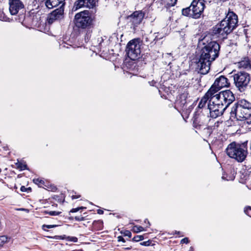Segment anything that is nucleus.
Wrapping results in <instances>:
<instances>
[{"label": "nucleus", "instance_id": "obj_1", "mask_svg": "<svg viewBox=\"0 0 251 251\" xmlns=\"http://www.w3.org/2000/svg\"><path fill=\"white\" fill-rule=\"evenodd\" d=\"M205 41V38L202 40V44L205 46L202 48L199 60L196 63L198 72L203 75L208 73L211 63L218 57L220 49V46L217 42L210 41L206 44Z\"/></svg>", "mask_w": 251, "mask_h": 251}, {"label": "nucleus", "instance_id": "obj_2", "mask_svg": "<svg viewBox=\"0 0 251 251\" xmlns=\"http://www.w3.org/2000/svg\"><path fill=\"white\" fill-rule=\"evenodd\" d=\"M237 23V16L233 12H229L220 24L213 27L211 34L216 37L225 38L236 27Z\"/></svg>", "mask_w": 251, "mask_h": 251}, {"label": "nucleus", "instance_id": "obj_3", "mask_svg": "<svg viewBox=\"0 0 251 251\" xmlns=\"http://www.w3.org/2000/svg\"><path fill=\"white\" fill-rule=\"evenodd\" d=\"M231 119L244 121L251 116V103L243 99L235 103L230 112Z\"/></svg>", "mask_w": 251, "mask_h": 251}, {"label": "nucleus", "instance_id": "obj_4", "mask_svg": "<svg viewBox=\"0 0 251 251\" xmlns=\"http://www.w3.org/2000/svg\"><path fill=\"white\" fill-rule=\"evenodd\" d=\"M247 143L248 141L242 144L235 142L231 143L226 150L227 155L238 162H242L246 159L248 154Z\"/></svg>", "mask_w": 251, "mask_h": 251}, {"label": "nucleus", "instance_id": "obj_5", "mask_svg": "<svg viewBox=\"0 0 251 251\" xmlns=\"http://www.w3.org/2000/svg\"><path fill=\"white\" fill-rule=\"evenodd\" d=\"M204 7V0H194L190 6L182 9V14L185 16L198 19L201 17Z\"/></svg>", "mask_w": 251, "mask_h": 251}, {"label": "nucleus", "instance_id": "obj_6", "mask_svg": "<svg viewBox=\"0 0 251 251\" xmlns=\"http://www.w3.org/2000/svg\"><path fill=\"white\" fill-rule=\"evenodd\" d=\"M232 76L236 87L240 92H244L247 88L251 81L250 74L244 71H239L234 74Z\"/></svg>", "mask_w": 251, "mask_h": 251}, {"label": "nucleus", "instance_id": "obj_7", "mask_svg": "<svg viewBox=\"0 0 251 251\" xmlns=\"http://www.w3.org/2000/svg\"><path fill=\"white\" fill-rule=\"evenodd\" d=\"M75 25L78 28H86L90 26L92 19L88 11H84L75 15Z\"/></svg>", "mask_w": 251, "mask_h": 251}, {"label": "nucleus", "instance_id": "obj_8", "mask_svg": "<svg viewBox=\"0 0 251 251\" xmlns=\"http://www.w3.org/2000/svg\"><path fill=\"white\" fill-rule=\"evenodd\" d=\"M126 54L131 60H135L140 57L141 50L140 44L137 39L130 41L126 48Z\"/></svg>", "mask_w": 251, "mask_h": 251}, {"label": "nucleus", "instance_id": "obj_9", "mask_svg": "<svg viewBox=\"0 0 251 251\" xmlns=\"http://www.w3.org/2000/svg\"><path fill=\"white\" fill-rule=\"evenodd\" d=\"M202 110H197L193 117V125L195 128H200L201 126H204L208 118V113H204Z\"/></svg>", "mask_w": 251, "mask_h": 251}, {"label": "nucleus", "instance_id": "obj_10", "mask_svg": "<svg viewBox=\"0 0 251 251\" xmlns=\"http://www.w3.org/2000/svg\"><path fill=\"white\" fill-rule=\"evenodd\" d=\"M229 86L230 82L226 76L221 75L215 79L214 83L209 90L211 92H218L221 89L224 87H229Z\"/></svg>", "mask_w": 251, "mask_h": 251}, {"label": "nucleus", "instance_id": "obj_11", "mask_svg": "<svg viewBox=\"0 0 251 251\" xmlns=\"http://www.w3.org/2000/svg\"><path fill=\"white\" fill-rule=\"evenodd\" d=\"M64 7H62V6L53 11L48 17V23L51 24L55 21L62 19L64 18Z\"/></svg>", "mask_w": 251, "mask_h": 251}, {"label": "nucleus", "instance_id": "obj_12", "mask_svg": "<svg viewBox=\"0 0 251 251\" xmlns=\"http://www.w3.org/2000/svg\"><path fill=\"white\" fill-rule=\"evenodd\" d=\"M208 109L210 116L212 118H216L219 116L222 115L227 108L226 107L219 106L211 103H208Z\"/></svg>", "mask_w": 251, "mask_h": 251}, {"label": "nucleus", "instance_id": "obj_13", "mask_svg": "<svg viewBox=\"0 0 251 251\" xmlns=\"http://www.w3.org/2000/svg\"><path fill=\"white\" fill-rule=\"evenodd\" d=\"M218 94L220 95L221 99L226 108L235 100L234 95L230 90L223 91Z\"/></svg>", "mask_w": 251, "mask_h": 251}, {"label": "nucleus", "instance_id": "obj_14", "mask_svg": "<svg viewBox=\"0 0 251 251\" xmlns=\"http://www.w3.org/2000/svg\"><path fill=\"white\" fill-rule=\"evenodd\" d=\"M9 11L11 15H16L19 10L24 7V5L20 0H9Z\"/></svg>", "mask_w": 251, "mask_h": 251}, {"label": "nucleus", "instance_id": "obj_15", "mask_svg": "<svg viewBox=\"0 0 251 251\" xmlns=\"http://www.w3.org/2000/svg\"><path fill=\"white\" fill-rule=\"evenodd\" d=\"M144 17L142 11H136L127 17V19L134 26H137L141 23Z\"/></svg>", "mask_w": 251, "mask_h": 251}, {"label": "nucleus", "instance_id": "obj_16", "mask_svg": "<svg viewBox=\"0 0 251 251\" xmlns=\"http://www.w3.org/2000/svg\"><path fill=\"white\" fill-rule=\"evenodd\" d=\"M188 93L186 91H184L180 94L177 97L176 102V104L182 109H186L187 107L188 101L187 100Z\"/></svg>", "mask_w": 251, "mask_h": 251}, {"label": "nucleus", "instance_id": "obj_17", "mask_svg": "<svg viewBox=\"0 0 251 251\" xmlns=\"http://www.w3.org/2000/svg\"><path fill=\"white\" fill-rule=\"evenodd\" d=\"M97 2H98V0H77L75 3V6L76 9L83 6L93 8L96 6Z\"/></svg>", "mask_w": 251, "mask_h": 251}, {"label": "nucleus", "instance_id": "obj_18", "mask_svg": "<svg viewBox=\"0 0 251 251\" xmlns=\"http://www.w3.org/2000/svg\"><path fill=\"white\" fill-rule=\"evenodd\" d=\"M211 94V92L209 90L201 99L197 110H199L200 109L201 110H202V111H205V112H208V107L206 108L205 106L207 101H208V102H209L210 97L212 96Z\"/></svg>", "mask_w": 251, "mask_h": 251}, {"label": "nucleus", "instance_id": "obj_19", "mask_svg": "<svg viewBox=\"0 0 251 251\" xmlns=\"http://www.w3.org/2000/svg\"><path fill=\"white\" fill-rule=\"evenodd\" d=\"M217 92H211V97L209 100V103L218 105L220 107H226V105L223 103V100L221 99L220 95L219 94H216Z\"/></svg>", "mask_w": 251, "mask_h": 251}, {"label": "nucleus", "instance_id": "obj_20", "mask_svg": "<svg viewBox=\"0 0 251 251\" xmlns=\"http://www.w3.org/2000/svg\"><path fill=\"white\" fill-rule=\"evenodd\" d=\"M238 66L240 69H251V64L249 58L248 57L243 58L238 63Z\"/></svg>", "mask_w": 251, "mask_h": 251}, {"label": "nucleus", "instance_id": "obj_21", "mask_svg": "<svg viewBox=\"0 0 251 251\" xmlns=\"http://www.w3.org/2000/svg\"><path fill=\"white\" fill-rule=\"evenodd\" d=\"M60 4H61V6L63 7L65 2L60 1L59 0H47L45 2L46 7L49 9H51Z\"/></svg>", "mask_w": 251, "mask_h": 251}, {"label": "nucleus", "instance_id": "obj_22", "mask_svg": "<svg viewBox=\"0 0 251 251\" xmlns=\"http://www.w3.org/2000/svg\"><path fill=\"white\" fill-rule=\"evenodd\" d=\"M156 34H157L156 33H154L153 35L151 34H150V35H148V37H146L145 38V41L147 42H150V41H151V39H153L154 41H155V40L157 41L158 39H160L161 38V37L158 38L157 35H156Z\"/></svg>", "mask_w": 251, "mask_h": 251}, {"label": "nucleus", "instance_id": "obj_23", "mask_svg": "<svg viewBox=\"0 0 251 251\" xmlns=\"http://www.w3.org/2000/svg\"><path fill=\"white\" fill-rule=\"evenodd\" d=\"M33 182L36 184L38 185L39 187H43V186H46V185L44 184L45 182L44 181V180L40 179L39 178L34 179Z\"/></svg>", "mask_w": 251, "mask_h": 251}, {"label": "nucleus", "instance_id": "obj_24", "mask_svg": "<svg viewBox=\"0 0 251 251\" xmlns=\"http://www.w3.org/2000/svg\"><path fill=\"white\" fill-rule=\"evenodd\" d=\"M245 167L248 172L251 173V160L245 162Z\"/></svg>", "mask_w": 251, "mask_h": 251}, {"label": "nucleus", "instance_id": "obj_25", "mask_svg": "<svg viewBox=\"0 0 251 251\" xmlns=\"http://www.w3.org/2000/svg\"><path fill=\"white\" fill-rule=\"evenodd\" d=\"M44 213L46 214H48L51 216H57V215H59L61 213V212L55 211H45Z\"/></svg>", "mask_w": 251, "mask_h": 251}, {"label": "nucleus", "instance_id": "obj_26", "mask_svg": "<svg viewBox=\"0 0 251 251\" xmlns=\"http://www.w3.org/2000/svg\"><path fill=\"white\" fill-rule=\"evenodd\" d=\"M7 237L5 236H0V246H2L4 243L7 242Z\"/></svg>", "mask_w": 251, "mask_h": 251}, {"label": "nucleus", "instance_id": "obj_27", "mask_svg": "<svg viewBox=\"0 0 251 251\" xmlns=\"http://www.w3.org/2000/svg\"><path fill=\"white\" fill-rule=\"evenodd\" d=\"M133 231L135 232H139L144 230V228L141 226H135L133 228Z\"/></svg>", "mask_w": 251, "mask_h": 251}, {"label": "nucleus", "instance_id": "obj_28", "mask_svg": "<svg viewBox=\"0 0 251 251\" xmlns=\"http://www.w3.org/2000/svg\"><path fill=\"white\" fill-rule=\"evenodd\" d=\"M17 167L21 170H24L27 169V165L24 164L21 162H19L17 164Z\"/></svg>", "mask_w": 251, "mask_h": 251}, {"label": "nucleus", "instance_id": "obj_29", "mask_svg": "<svg viewBox=\"0 0 251 251\" xmlns=\"http://www.w3.org/2000/svg\"><path fill=\"white\" fill-rule=\"evenodd\" d=\"M167 5L169 6H174L177 2V0H166Z\"/></svg>", "mask_w": 251, "mask_h": 251}, {"label": "nucleus", "instance_id": "obj_30", "mask_svg": "<svg viewBox=\"0 0 251 251\" xmlns=\"http://www.w3.org/2000/svg\"><path fill=\"white\" fill-rule=\"evenodd\" d=\"M144 239V237L143 235H137L134 236L133 239L132 241L135 242H138L140 241H141Z\"/></svg>", "mask_w": 251, "mask_h": 251}, {"label": "nucleus", "instance_id": "obj_31", "mask_svg": "<svg viewBox=\"0 0 251 251\" xmlns=\"http://www.w3.org/2000/svg\"><path fill=\"white\" fill-rule=\"evenodd\" d=\"M121 233L124 236H127L129 238H130L131 237V232L129 230L121 231Z\"/></svg>", "mask_w": 251, "mask_h": 251}, {"label": "nucleus", "instance_id": "obj_32", "mask_svg": "<svg viewBox=\"0 0 251 251\" xmlns=\"http://www.w3.org/2000/svg\"><path fill=\"white\" fill-rule=\"evenodd\" d=\"M66 239L69 241L73 242L74 243L77 242L78 240L76 237L73 236H68Z\"/></svg>", "mask_w": 251, "mask_h": 251}, {"label": "nucleus", "instance_id": "obj_33", "mask_svg": "<svg viewBox=\"0 0 251 251\" xmlns=\"http://www.w3.org/2000/svg\"><path fill=\"white\" fill-rule=\"evenodd\" d=\"M57 226V225H43L42 226V228L44 230H46V228H53V227H55L56 226Z\"/></svg>", "mask_w": 251, "mask_h": 251}, {"label": "nucleus", "instance_id": "obj_34", "mask_svg": "<svg viewBox=\"0 0 251 251\" xmlns=\"http://www.w3.org/2000/svg\"><path fill=\"white\" fill-rule=\"evenodd\" d=\"M244 212L246 214L250 216L251 214V207L248 206L246 207L244 210Z\"/></svg>", "mask_w": 251, "mask_h": 251}, {"label": "nucleus", "instance_id": "obj_35", "mask_svg": "<svg viewBox=\"0 0 251 251\" xmlns=\"http://www.w3.org/2000/svg\"><path fill=\"white\" fill-rule=\"evenodd\" d=\"M151 241L149 240L147 241H145V242L140 243V245L142 246H149L151 245Z\"/></svg>", "mask_w": 251, "mask_h": 251}, {"label": "nucleus", "instance_id": "obj_36", "mask_svg": "<svg viewBox=\"0 0 251 251\" xmlns=\"http://www.w3.org/2000/svg\"><path fill=\"white\" fill-rule=\"evenodd\" d=\"M189 241L188 238L187 237H185V238H184L182 239H181V240L180 241V243L181 244H184V243L188 244L189 243Z\"/></svg>", "mask_w": 251, "mask_h": 251}, {"label": "nucleus", "instance_id": "obj_37", "mask_svg": "<svg viewBox=\"0 0 251 251\" xmlns=\"http://www.w3.org/2000/svg\"><path fill=\"white\" fill-rule=\"evenodd\" d=\"M75 219L77 221H82L84 220V218L81 216H75Z\"/></svg>", "mask_w": 251, "mask_h": 251}, {"label": "nucleus", "instance_id": "obj_38", "mask_svg": "<svg viewBox=\"0 0 251 251\" xmlns=\"http://www.w3.org/2000/svg\"><path fill=\"white\" fill-rule=\"evenodd\" d=\"M20 190L22 192H26L28 190H30L31 188L30 187L26 188L25 186H21Z\"/></svg>", "mask_w": 251, "mask_h": 251}, {"label": "nucleus", "instance_id": "obj_39", "mask_svg": "<svg viewBox=\"0 0 251 251\" xmlns=\"http://www.w3.org/2000/svg\"><path fill=\"white\" fill-rule=\"evenodd\" d=\"M83 208V207H77V208H73L71 211H70V212H72V213H75V212H77L78 211H79V209H82Z\"/></svg>", "mask_w": 251, "mask_h": 251}, {"label": "nucleus", "instance_id": "obj_40", "mask_svg": "<svg viewBox=\"0 0 251 251\" xmlns=\"http://www.w3.org/2000/svg\"><path fill=\"white\" fill-rule=\"evenodd\" d=\"M118 238V242H122L123 243H125L126 242V240L122 236H119L117 237Z\"/></svg>", "mask_w": 251, "mask_h": 251}, {"label": "nucleus", "instance_id": "obj_41", "mask_svg": "<svg viewBox=\"0 0 251 251\" xmlns=\"http://www.w3.org/2000/svg\"><path fill=\"white\" fill-rule=\"evenodd\" d=\"M97 213L99 214H102L103 213V211L101 209H98L97 210Z\"/></svg>", "mask_w": 251, "mask_h": 251}, {"label": "nucleus", "instance_id": "obj_42", "mask_svg": "<svg viewBox=\"0 0 251 251\" xmlns=\"http://www.w3.org/2000/svg\"><path fill=\"white\" fill-rule=\"evenodd\" d=\"M79 197H80V196H72V199H75L79 198Z\"/></svg>", "mask_w": 251, "mask_h": 251}, {"label": "nucleus", "instance_id": "obj_43", "mask_svg": "<svg viewBox=\"0 0 251 251\" xmlns=\"http://www.w3.org/2000/svg\"><path fill=\"white\" fill-rule=\"evenodd\" d=\"M147 222H148V223L150 225V223H149V222L148 221V220L147 219L145 220V223H147Z\"/></svg>", "mask_w": 251, "mask_h": 251}, {"label": "nucleus", "instance_id": "obj_44", "mask_svg": "<svg viewBox=\"0 0 251 251\" xmlns=\"http://www.w3.org/2000/svg\"><path fill=\"white\" fill-rule=\"evenodd\" d=\"M176 233L178 234L180 233V231H176Z\"/></svg>", "mask_w": 251, "mask_h": 251}, {"label": "nucleus", "instance_id": "obj_45", "mask_svg": "<svg viewBox=\"0 0 251 251\" xmlns=\"http://www.w3.org/2000/svg\"><path fill=\"white\" fill-rule=\"evenodd\" d=\"M130 249H131V247H128V248H125V249H126V250H129Z\"/></svg>", "mask_w": 251, "mask_h": 251}, {"label": "nucleus", "instance_id": "obj_46", "mask_svg": "<svg viewBox=\"0 0 251 251\" xmlns=\"http://www.w3.org/2000/svg\"><path fill=\"white\" fill-rule=\"evenodd\" d=\"M60 1H62L63 2H65L64 1L65 0H59Z\"/></svg>", "mask_w": 251, "mask_h": 251}, {"label": "nucleus", "instance_id": "obj_47", "mask_svg": "<svg viewBox=\"0 0 251 251\" xmlns=\"http://www.w3.org/2000/svg\"><path fill=\"white\" fill-rule=\"evenodd\" d=\"M192 249H193V248L191 247V248H190L191 251H192Z\"/></svg>", "mask_w": 251, "mask_h": 251}, {"label": "nucleus", "instance_id": "obj_48", "mask_svg": "<svg viewBox=\"0 0 251 251\" xmlns=\"http://www.w3.org/2000/svg\"><path fill=\"white\" fill-rule=\"evenodd\" d=\"M192 249H193V248L191 247V248H190L191 251H192Z\"/></svg>", "mask_w": 251, "mask_h": 251}]
</instances>
